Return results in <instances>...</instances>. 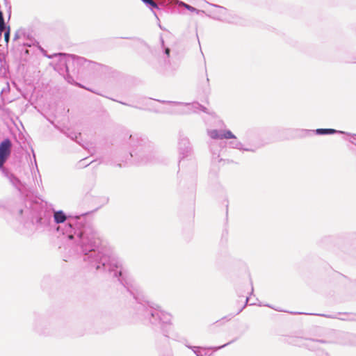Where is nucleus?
<instances>
[{
	"mask_svg": "<svg viewBox=\"0 0 356 356\" xmlns=\"http://www.w3.org/2000/svg\"><path fill=\"white\" fill-rule=\"evenodd\" d=\"M315 131L317 134H319V135L333 134L335 133L344 134V132H343V131H337L333 129H317Z\"/></svg>",
	"mask_w": 356,
	"mask_h": 356,
	"instance_id": "obj_13",
	"label": "nucleus"
},
{
	"mask_svg": "<svg viewBox=\"0 0 356 356\" xmlns=\"http://www.w3.org/2000/svg\"><path fill=\"white\" fill-rule=\"evenodd\" d=\"M248 300H249V298H248V297H247V298H246V299H245V303L244 306L243 307V308H242V309H241L237 312V314L240 313V312L242 311V309L245 307V305H246V304L248 303Z\"/></svg>",
	"mask_w": 356,
	"mask_h": 356,
	"instance_id": "obj_22",
	"label": "nucleus"
},
{
	"mask_svg": "<svg viewBox=\"0 0 356 356\" xmlns=\"http://www.w3.org/2000/svg\"><path fill=\"white\" fill-rule=\"evenodd\" d=\"M10 39V27L8 26L4 32V40L6 43H8Z\"/></svg>",
	"mask_w": 356,
	"mask_h": 356,
	"instance_id": "obj_20",
	"label": "nucleus"
},
{
	"mask_svg": "<svg viewBox=\"0 0 356 356\" xmlns=\"http://www.w3.org/2000/svg\"><path fill=\"white\" fill-rule=\"evenodd\" d=\"M161 42L162 47L164 48L165 55H166L167 58H169L170 49L168 47H164V40H163V38H161Z\"/></svg>",
	"mask_w": 356,
	"mask_h": 356,
	"instance_id": "obj_19",
	"label": "nucleus"
},
{
	"mask_svg": "<svg viewBox=\"0 0 356 356\" xmlns=\"http://www.w3.org/2000/svg\"><path fill=\"white\" fill-rule=\"evenodd\" d=\"M19 213H22V209H20V210H19Z\"/></svg>",
	"mask_w": 356,
	"mask_h": 356,
	"instance_id": "obj_25",
	"label": "nucleus"
},
{
	"mask_svg": "<svg viewBox=\"0 0 356 356\" xmlns=\"http://www.w3.org/2000/svg\"><path fill=\"white\" fill-rule=\"evenodd\" d=\"M24 36H25L24 30L19 29L15 32V33L14 35L13 40H17L21 38L22 37H24Z\"/></svg>",
	"mask_w": 356,
	"mask_h": 356,
	"instance_id": "obj_18",
	"label": "nucleus"
},
{
	"mask_svg": "<svg viewBox=\"0 0 356 356\" xmlns=\"http://www.w3.org/2000/svg\"><path fill=\"white\" fill-rule=\"evenodd\" d=\"M211 9L208 10L207 15L216 20L231 22L229 11L227 8L216 4H211Z\"/></svg>",
	"mask_w": 356,
	"mask_h": 356,
	"instance_id": "obj_5",
	"label": "nucleus"
},
{
	"mask_svg": "<svg viewBox=\"0 0 356 356\" xmlns=\"http://www.w3.org/2000/svg\"><path fill=\"white\" fill-rule=\"evenodd\" d=\"M230 343H231V342H228V343H225V344H224V345H222V346H218V347H215V348H213V350H220V349H221V348H224V347L227 346V345H229V344H230Z\"/></svg>",
	"mask_w": 356,
	"mask_h": 356,
	"instance_id": "obj_21",
	"label": "nucleus"
},
{
	"mask_svg": "<svg viewBox=\"0 0 356 356\" xmlns=\"http://www.w3.org/2000/svg\"><path fill=\"white\" fill-rule=\"evenodd\" d=\"M178 150L180 159L190 156L193 153L188 138L182 134L179 137Z\"/></svg>",
	"mask_w": 356,
	"mask_h": 356,
	"instance_id": "obj_6",
	"label": "nucleus"
},
{
	"mask_svg": "<svg viewBox=\"0 0 356 356\" xmlns=\"http://www.w3.org/2000/svg\"><path fill=\"white\" fill-rule=\"evenodd\" d=\"M295 341H297L296 343H294L295 345L297 346H305L308 349L314 350L316 348H318L320 345L324 341L314 340V339H295Z\"/></svg>",
	"mask_w": 356,
	"mask_h": 356,
	"instance_id": "obj_10",
	"label": "nucleus"
},
{
	"mask_svg": "<svg viewBox=\"0 0 356 356\" xmlns=\"http://www.w3.org/2000/svg\"><path fill=\"white\" fill-rule=\"evenodd\" d=\"M186 346L193 350V352L195 354L196 356H203L200 350L203 349V348L200 346H192L189 345H186Z\"/></svg>",
	"mask_w": 356,
	"mask_h": 356,
	"instance_id": "obj_17",
	"label": "nucleus"
},
{
	"mask_svg": "<svg viewBox=\"0 0 356 356\" xmlns=\"http://www.w3.org/2000/svg\"><path fill=\"white\" fill-rule=\"evenodd\" d=\"M168 103L172 104L173 105L179 106L180 107L185 108L186 109V112H197L199 111H202L206 112V108L203 106L200 105L197 102H194L192 104L189 103H181L178 102H169Z\"/></svg>",
	"mask_w": 356,
	"mask_h": 356,
	"instance_id": "obj_9",
	"label": "nucleus"
},
{
	"mask_svg": "<svg viewBox=\"0 0 356 356\" xmlns=\"http://www.w3.org/2000/svg\"><path fill=\"white\" fill-rule=\"evenodd\" d=\"M229 145L232 148L238 149L239 150H243V151H246V152H252L256 151V148H252V147L245 148V147H243V144L237 140L230 141L229 143Z\"/></svg>",
	"mask_w": 356,
	"mask_h": 356,
	"instance_id": "obj_11",
	"label": "nucleus"
},
{
	"mask_svg": "<svg viewBox=\"0 0 356 356\" xmlns=\"http://www.w3.org/2000/svg\"><path fill=\"white\" fill-rule=\"evenodd\" d=\"M70 137L72 138V139H77L78 136L76 134H74L73 136H70Z\"/></svg>",
	"mask_w": 356,
	"mask_h": 356,
	"instance_id": "obj_23",
	"label": "nucleus"
},
{
	"mask_svg": "<svg viewBox=\"0 0 356 356\" xmlns=\"http://www.w3.org/2000/svg\"><path fill=\"white\" fill-rule=\"evenodd\" d=\"M51 221V213L47 210H42L40 211L38 215L35 217L33 224L36 230L42 232L50 229Z\"/></svg>",
	"mask_w": 356,
	"mask_h": 356,
	"instance_id": "obj_4",
	"label": "nucleus"
},
{
	"mask_svg": "<svg viewBox=\"0 0 356 356\" xmlns=\"http://www.w3.org/2000/svg\"><path fill=\"white\" fill-rule=\"evenodd\" d=\"M4 1L6 6H8V8L10 9V6L9 5V2L8 1V0H4Z\"/></svg>",
	"mask_w": 356,
	"mask_h": 356,
	"instance_id": "obj_24",
	"label": "nucleus"
},
{
	"mask_svg": "<svg viewBox=\"0 0 356 356\" xmlns=\"http://www.w3.org/2000/svg\"><path fill=\"white\" fill-rule=\"evenodd\" d=\"M207 134L212 139H236V136L229 130L211 129L207 131Z\"/></svg>",
	"mask_w": 356,
	"mask_h": 356,
	"instance_id": "obj_8",
	"label": "nucleus"
},
{
	"mask_svg": "<svg viewBox=\"0 0 356 356\" xmlns=\"http://www.w3.org/2000/svg\"><path fill=\"white\" fill-rule=\"evenodd\" d=\"M12 143L10 139H4L0 143V168H2L11 152Z\"/></svg>",
	"mask_w": 356,
	"mask_h": 356,
	"instance_id": "obj_7",
	"label": "nucleus"
},
{
	"mask_svg": "<svg viewBox=\"0 0 356 356\" xmlns=\"http://www.w3.org/2000/svg\"><path fill=\"white\" fill-rule=\"evenodd\" d=\"M145 5L153 12L154 15L157 17L154 9H159L157 3L154 0H141Z\"/></svg>",
	"mask_w": 356,
	"mask_h": 356,
	"instance_id": "obj_14",
	"label": "nucleus"
},
{
	"mask_svg": "<svg viewBox=\"0 0 356 356\" xmlns=\"http://www.w3.org/2000/svg\"><path fill=\"white\" fill-rule=\"evenodd\" d=\"M8 27H6L3 15V13L0 10V35L2 34L3 32H5L6 31Z\"/></svg>",
	"mask_w": 356,
	"mask_h": 356,
	"instance_id": "obj_15",
	"label": "nucleus"
},
{
	"mask_svg": "<svg viewBox=\"0 0 356 356\" xmlns=\"http://www.w3.org/2000/svg\"><path fill=\"white\" fill-rule=\"evenodd\" d=\"M181 5L191 12H195L197 14H199L200 13H204V10H197L195 8H194L186 3H184V2H181Z\"/></svg>",
	"mask_w": 356,
	"mask_h": 356,
	"instance_id": "obj_16",
	"label": "nucleus"
},
{
	"mask_svg": "<svg viewBox=\"0 0 356 356\" xmlns=\"http://www.w3.org/2000/svg\"><path fill=\"white\" fill-rule=\"evenodd\" d=\"M338 315H340V314H338ZM323 316H326V315H323ZM327 317L329 318H337L343 321H354L356 320V316L353 314H343V317H338L337 314L334 316H327Z\"/></svg>",
	"mask_w": 356,
	"mask_h": 356,
	"instance_id": "obj_12",
	"label": "nucleus"
},
{
	"mask_svg": "<svg viewBox=\"0 0 356 356\" xmlns=\"http://www.w3.org/2000/svg\"><path fill=\"white\" fill-rule=\"evenodd\" d=\"M129 144L132 148L130 155L141 157L142 161H149V156L151 153V145L145 138L138 137V135H130Z\"/></svg>",
	"mask_w": 356,
	"mask_h": 356,
	"instance_id": "obj_3",
	"label": "nucleus"
},
{
	"mask_svg": "<svg viewBox=\"0 0 356 356\" xmlns=\"http://www.w3.org/2000/svg\"><path fill=\"white\" fill-rule=\"evenodd\" d=\"M55 56L59 57V66H63L65 67L67 72V75L65 77L66 81L71 84L76 85L83 88L81 84L77 83L74 81L72 76L70 74V68L73 67L72 72H74V74L79 73L81 70L89 67V66L92 65V63L83 57L74 55L58 54Z\"/></svg>",
	"mask_w": 356,
	"mask_h": 356,
	"instance_id": "obj_2",
	"label": "nucleus"
},
{
	"mask_svg": "<svg viewBox=\"0 0 356 356\" xmlns=\"http://www.w3.org/2000/svg\"><path fill=\"white\" fill-rule=\"evenodd\" d=\"M52 216L55 223L60 224L56 230L78 243L86 265L90 269L113 273L123 285L138 318L145 323L159 327L164 336L169 337L172 330L171 314L159 305L143 300L138 284L122 270L118 258L102 245L99 233L92 225L78 221L80 218L67 217L61 210L54 211Z\"/></svg>",
	"mask_w": 356,
	"mask_h": 356,
	"instance_id": "obj_1",
	"label": "nucleus"
},
{
	"mask_svg": "<svg viewBox=\"0 0 356 356\" xmlns=\"http://www.w3.org/2000/svg\"><path fill=\"white\" fill-rule=\"evenodd\" d=\"M353 137H356V134L353 135Z\"/></svg>",
	"mask_w": 356,
	"mask_h": 356,
	"instance_id": "obj_26",
	"label": "nucleus"
}]
</instances>
